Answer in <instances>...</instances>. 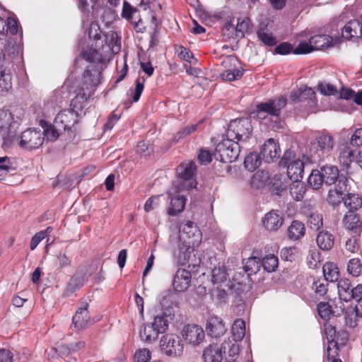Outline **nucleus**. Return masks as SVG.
I'll list each match as a JSON object with an SVG mask.
<instances>
[{
  "instance_id": "nucleus-1",
  "label": "nucleus",
  "mask_w": 362,
  "mask_h": 362,
  "mask_svg": "<svg viewBox=\"0 0 362 362\" xmlns=\"http://www.w3.org/2000/svg\"><path fill=\"white\" fill-rule=\"evenodd\" d=\"M252 132V122L249 118L232 120L228 127L227 137L238 143H245L250 138Z\"/></svg>"
},
{
  "instance_id": "nucleus-2",
  "label": "nucleus",
  "mask_w": 362,
  "mask_h": 362,
  "mask_svg": "<svg viewBox=\"0 0 362 362\" xmlns=\"http://www.w3.org/2000/svg\"><path fill=\"white\" fill-rule=\"evenodd\" d=\"M240 148L238 141L227 137L216 145L214 157L223 163H233L238 159Z\"/></svg>"
},
{
  "instance_id": "nucleus-3",
  "label": "nucleus",
  "mask_w": 362,
  "mask_h": 362,
  "mask_svg": "<svg viewBox=\"0 0 362 362\" xmlns=\"http://www.w3.org/2000/svg\"><path fill=\"white\" fill-rule=\"evenodd\" d=\"M197 166L194 161H185L180 163L176 169L177 177L182 180V189L189 190L196 187L197 182L194 175Z\"/></svg>"
},
{
  "instance_id": "nucleus-4",
  "label": "nucleus",
  "mask_w": 362,
  "mask_h": 362,
  "mask_svg": "<svg viewBox=\"0 0 362 362\" xmlns=\"http://www.w3.org/2000/svg\"><path fill=\"white\" fill-rule=\"evenodd\" d=\"M161 351L171 357L180 356L184 351L181 339L176 334H168L162 337L160 341Z\"/></svg>"
},
{
  "instance_id": "nucleus-5",
  "label": "nucleus",
  "mask_w": 362,
  "mask_h": 362,
  "mask_svg": "<svg viewBox=\"0 0 362 362\" xmlns=\"http://www.w3.org/2000/svg\"><path fill=\"white\" fill-rule=\"evenodd\" d=\"M287 99L285 96H280L277 98L270 99L267 102L261 103L257 105V112L258 116L266 113L271 116L279 117L281 110L286 106Z\"/></svg>"
},
{
  "instance_id": "nucleus-6",
  "label": "nucleus",
  "mask_w": 362,
  "mask_h": 362,
  "mask_svg": "<svg viewBox=\"0 0 362 362\" xmlns=\"http://www.w3.org/2000/svg\"><path fill=\"white\" fill-rule=\"evenodd\" d=\"M200 231L192 221H187L181 226L180 229V238L182 239L186 244V250L190 249L191 246L194 247L200 243Z\"/></svg>"
},
{
  "instance_id": "nucleus-7",
  "label": "nucleus",
  "mask_w": 362,
  "mask_h": 362,
  "mask_svg": "<svg viewBox=\"0 0 362 362\" xmlns=\"http://www.w3.org/2000/svg\"><path fill=\"white\" fill-rule=\"evenodd\" d=\"M43 141V133L40 129H29L22 133L19 145L27 149L37 148L42 145Z\"/></svg>"
},
{
  "instance_id": "nucleus-8",
  "label": "nucleus",
  "mask_w": 362,
  "mask_h": 362,
  "mask_svg": "<svg viewBox=\"0 0 362 362\" xmlns=\"http://www.w3.org/2000/svg\"><path fill=\"white\" fill-rule=\"evenodd\" d=\"M56 126L60 129L71 130L78 122V114L72 108H69L59 112L55 117Z\"/></svg>"
},
{
  "instance_id": "nucleus-9",
  "label": "nucleus",
  "mask_w": 362,
  "mask_h": 362,
  "mask_svg": "<svg viewBox=\"0 0 362 362\" xmlns=\"http://www.w3.org/2000/svg\"><path fill=\"white\" fill-rule=\"evenodd\" d=\"M311 150L318 153V156L329 153L334 147V139L329 134H321L317 136L313 141L310 142Z\"/></svg>"
},
{
  "instance_id": "nucleus-10",
  "label": "nucleus",
  "mask_w": 362,
  "mask_h": 362,
  "mask_svg": "<svg viewBox=\"0 0 362 362\" xmlns=\"http://www.w3.org/2000/svg\"><path fill=\"white\" fill-rule=\"evenodd\" d=\"M185 341L192 345L199 344L204 339L203 329L196 325H187L185 326L181 332Z\"/></svg>"
},
{
  "instance_id": "nucleus-11",
  "label": "nucleus",
  "mask_w": 362,
  "mask_h": 362,
  "mask_svg": "<svg viewBox=\"0 0 362 362\" xmlns=\"http://www.w3.org/2000/svg\"><path fill=\"white\" fill-rule=\"evenodd\" d=\"M206 331L209 336L217 339L225 334L226 327L221 317L211 316L206 321Z\"/></svg>"
},
{
  "instance_id": "nucleus-12",
  "label": "nucleus",
  "mask_w": 362,
  "mask_h": 362,
  "mask_svg": "<svg viewBox=\"0 0 362 362\" xmlns=\"http://www.w3.org/2000/svg\"><path fill=\"white\" fill-rule=\"evenodd\" d=\"M238 62V59L233 56L228 57L223 59L222 62V66L225 68H228V69L221 74V76L223 80L232 81L237 80L242 76L243 71L238 69L232 68V66L233 65L235 66V64Z\"/></svg>"
},
{
  "instance_id": "nucleus-13",
  "label": "nucleus",
  "mask_w": 362,
  "mask_h": 362,
  "mask_svg": "<svg viewBox=\"0 0 362 362\" xmlns=\"http://www.w3.org/2000/svg\"><path fill=\"white\" fill-rule=\"evenodd\" d=\"M291 99L294 103L308 102L314 103L316 100L315 92L310 87L302 86L291 92Z\"/></svg>"
},
{
  "instance_id": "nucleus-14",
  "label": "nucleus",
  "mask_w": 362,
  "mask_h": 362,
  "mask_svg": "<svg viewBox=\"0 0 362 362\" xmlns=\"http://www.w3.org/2000/svg\"><path fill=\"white\" fill-rule=\"evenodd\" d=\"M281 150L279 145L274 139H269L261 149V154L267 163H271L274 159L279 158Z\"/></svg>"
},
{
  "instance_id": "nucleus-15",
  "label": "nucleus",
  "mask_w": 362,
  "mask_h": 362,
  "mask_svg": "<svg viewBox=\"0 0 362 362\" xmlns=\"http://www.w3.org/2000/svg\"><path fill=\"white\" fill-rule=\"evenodd\" d=\"M346 182L347 179L346 177H341L339 183L337 184L336 188L329 191L327 200L329 204L336 206L341 203V200H344V197H342V194L344 191H346Z\"/></svg>"
},
{
  "instance_id": "nucleus-16",
  "label": "nucleus",
  "mask_w": 362,
  "mask_h": 362,
  "mask_svg": "<svg viewBox=\"0 0 362 362\" xmlns=\"http://www.w3.org/2000/svg\"><path fill=\"white\" fill-rule=\"evenodd\" d=\"M88 304L83 303V306L79 308L72 317V323L75 329L81 330L86 328L90 321L88 312Z\"/></svg>"
},
{
  "instance_id": "nucleus-17",
  "label": "nucleus",
  "mask_w": 362,
  "mask_h": 362,
  "mask_svg": "<svg viewBox=\"0 0 362 362\" xmlns=\"http://www.w3.org/2000/svg\"><path fill=\"white\" fill-rule=\"evenodd\" d=\"M325 333L328 341V345L327 347V358L330 359L334 356H338V343L335 340L336 339V329L331 325L325 326Z\"/></svg>"
},
{
  "instance_id": "nucleus-18",
  "label": "nucleus",
  "mask_w": 362,
  "mask_h": 362,
  "mask_svg": "<svg viewBox=\"0 0 362 362\" xmlns=\"http://www.w3.org/2000/svg\"><path fill=\"white\" fill-rule=\"evenodd\" d=\"M191 279V273L189 271L179 269L174 276L173 282L175 290L178 292L185 291L189 286Z\"/></svg>"
},
{
  "instance_id": "nucleus-19",
  "label": "nucleus",
  "mask_w": 362,
  "mask_h": 362,
  "mask_svg": "<svg viewBox=\"0 0 362 362\" xmlns=\"http://www.w3.org/2000/svg\"><path fill=\"white\" fill-rule=\"evenodd\" d=\"M283 222V217L274 210L266 214L262 220L263 226L267 230H277L282 226Z\"/></svg>"
},
{
  "instance_id": "nucleus-20",
  "label": "nucleus",
  "mask_w": 362,
  "mask_h": 362,
  "mask_svg": "<svg viewBox=\"0 0 362 362\" xmlns=\"http://www.w3.org/2000/svg\"><path fill=\"white\" fill-rule=\"evenodd\" d=\"M320 172L325 184L327 185L335 184L337 182L339 183L341 177H345L339 175V170L334 165H323L320 168Z\"/></svg>"
},
{
  "instance_id": "nucleus-21",
  "label": "nucleus",
  "mask_w": 362,
  "mask_h": 362,
  "mask_svg": "<svg viewBox=\"0 0 362 362\" xmlns=\"http://www.w3.org/2000/svg\"><path fill=\"white\" fill-rule=\"evenodd\" d=\"M285 167L287 168V175L290 180H300L303 178L304 163L300 158L288 163Z\"/></svg>"
},
{
  "instance_id": "nucleus-22",
  "label": "nucleus",
  "mask_w": 362,
  "mask_h": 362,
  "mask_svg": "<svg viewBox=\"0 0 362 362\" xmlns=\"http://www.w3.org/2000/svg\"><path fill=\"white\" fill-rule=\"evenodd\" d=\"M186 198L183 195H176L170 198L167 213L169 216H175L181 213L186 204Z\"/></svg>"
},
{
  "instance_id": "nucleus-23",
  "label": "nucleus",
  "mask_w": 362,
  "mask_h": 362,
  "mask_svg": "<svg viewBox=\"0 0 362 362\" xmlns=\"http://www.w3.org/2000/svg\"><path fill=\"white\" fill-rule=\"evenodd\" d=\"M223 351L217 345H209L203 351L204 362H221Z\"/></svg>"
},
{
  "instance_id": "nucleus-24",
  "label": "nucleus",
  "mask_w": 362,
  "mask_h": 362,
  "mask_svg": "<svg viewBox=\"0 0 362 362\" xmlns=\"http://www.w3.org/2000/svg\"><path fill=\"white\" fill-rule=\"evenodd\" d=\"M344 224L346 229L354 234L358 235L361 233L362 223L357 214L353 213L346 214L344 218Z\"/></svg>"
},
{
  "instance_id": "nucleus-25",
  "label": "nucleus",
  "mask_w": 362,
  "mask_h": 362,
  "mask_svg": "<svg viewBox=\"0 0 362 362\" xmlns=\"http://www.w3.org/2000/svg\"><path fill=\"white\" fill-rule=\"evenodd\" d=\"M317 245L322 250H329L332 248L334 243L333 235L325 230L320 232L317 236Z\"/></svg>"
},
{
  "instance_id": "nucleus-26",
  "label": "nucleus",
  "mask_w": 362,
  "mask_h": 362,
  "mask_svg": "<svg viewBox=\"0 0 362 362\" xmlns=\"http://www.w3.org/2000/svg\"><path fill=\"white\" fill-rule=\"evenodd\" d=\"M84 284V276L81 274H76L71 278L69 283L67 284L64 291V294L66 296H69L74 291L81 288Z\"/></svg>"
},
{
  "instance_id": "nucleus-27",
  "label": "nucleus",
  "mask_w": 362,
  "mask_h": 362,
  "mask_svg": "<svg viewBox=\"0 0 362 362\" xmlns=\"http://www.w3.org/2000/svg\"><path fill=\"white\" fill-rule=\"evenodd\" d=\"M324 279L329 282H335L339 278V272L337 266L333 262H326L322 267Z\"/></svg>"
},
{
  "instance_id": "nucleus-28",
  "label": "nucleus",
  "mask_w": 362,
  "mask_h": 362,
  "mask_svg": "<svg viewBox=\"0 0 362 362\" xmlns=\"http://www.w3.org/2000/svg\"><path fill=\"white\" fill-rule=\"evenodd\" d=\"M356 159L354 151L347 145H342L339 148V160L340 163L346 167H349L350 164Z\"/></svg>"
},
{
  "instance_id": "nucleus-29",
  "label": "nucleus",
  "mask_w": 362,
  "mask_h": 362,
  "mask_svg": "<svg viewBox=\"0 0 362 362\" xmlns=\"http://www.w3.org/2000/svg\"><path fill=\"white\" fill-rule=\"evenodd\" d=\"M332 37L328 35H317L310 38L313 50L322 49L331 45Z\"/></svg>"
},
{
  "instance_id": "nucleus-30",
  "label": "nucleus",
  "mask_w": 362,
  "mask_h": 362,
  "mask_svg": "<svg viewBox=\"0 0 362 362\" xmlns=\"http://www.w3.org/2000/svg\"><path fill=\"white\" fill-rule=\"evenodd\" d=\"M13 115L8 111L4 109H0V134L3 136L8 134L9 128L11 127Z\"/></svg>"
},
{
  "instance_id": "nucleus-31",
  "label": "nucleus",
  "mask_w": 362,
  "mask_h": 362,
  "mask_svg": "<svg viewBox=\"0 0 362 362\" xmlns=\"http://www.w3.org/2000/svg\"><path fill=\"white\" fill-rule=\"evenodd\" d=\"M304 225L298 221H293L288 228V235L291 240H298L305 235Z\"/></svg>"
},
{
  "instance_id": "nucleus-32",
  "label": "nucleus",
  "mask_w": 362,
  "mask_h": 362,
  "mask_svg": "<svg viewBox=\"0 0 362 362\" xmlns=\"http://www.w3.org/2000/svg\"><path fill=\"white\" fill-rule=\"evenodd\" d=\"M243 269L247 275L257 274L261 267V259L257 257H250L243 261Z\"/></svg>"
},
{
  "instance_id": "nucleus-33",
  "label": "nucleus",
  "mask_w": 362,
  "mask_h": 362,
  "mask_svg": "<svg viewBox=\"0 0 362 362\" xmlns=\"http://www.w3.org/2000/svg\"><path fill=\"white\" fill-rule=\"evenodd\" d=\"M338 293L341 300L348 302L350 300V295L353 288L348 279H341L337 284Z\"/></svg>"
},
{
  "instance_id": "nucleus-34",
  "label": "nucleus",
  "mask_w": 362,
  "mask_h": 362,
  "mask_svg": "<svg viewBox=\"0 0 362 362\" xmlns=\"http://www.w3.org/2000/svg\"><path fill=\"white\" fill-rule=\"evenodd\" d=\"M306 187L300 180H293L290 185V194L296 201L301 200L305 193Z\"/></svg>"
},
{
  "instance_id": "nucleus-35",
  "label": "nucleus",
  "mask_w": 362,
  "mask_h": 362,
  "mask_svg": "<svg viewBox=\"0 0 362 362\" xmlns=\"http://www.w3.org/2000/svg\"><path fill=\"white\" fill-rule=\"evenodd\" d=\"M344 204L350 211H356L362 206V197L358 194L349 193L344 198Z\"/></svg>"
},
{
  "instance_id": "nucleus-36",
  "label": "nucleus",
  "mask_w": 362,
  "mask_h": 362,
  "mask_svg": "<svg viewBox=\"0 0 362 362\" xmlns=\"http://www.w3.org/2000/svg\"><path fill=\"white\" fill-rule=\"evenodd\" d=\"M237 341L234 338L232 339L228 338L227 340H225L221 344V349L222 351L231 357L238 355L240 349Z\"/></svg>"
},
{
  "instance_id": "nucleus-37",
  "label": "nucleus",
  "mask_w": 362,
  "mask_h": 362,
  "mask_svg": "<svg viewBox=\"0 0 362 362\" xmlns=\"http://www.w3.org/2000/svg\"><path fill=\"white\" fill-rule=\"evenodd\" d=\"M100 73L96 70H95L93 73L88 69L86 70L83 75L84 86H86L84 89H89L90 88L98 86L100 83Z\"/></svg>"
},
{
  "instance_id": "nucleus-38",
  "label": "nucleus",
  "mask_w": 362,
  "mask_h": 362,
  "mask_svg": "<svg viewBox=\"0 0 362 362\" xmlns=\"http://www.w3.org/2000/svg\"><path fill=\"white\" fill-rule=\"evenodd\" d=\"M262 163L260 155L256 152L248 154L244 160L245 168L251 172L255 170Z\"/></svg>"
},
{
  "instance_id": "nucleus-39",
  "label": "nucleus",
  "mask_w": 362,
  "mask_h": 362,
  "mask_svg": "<svg viewBox=\"0 0 362 362\" xmlns=\"http://www.w3.org/2000/svg\"><path fill=\"white\" fill-rule=\"evenodd\" d=\"M159 334L151 324L146 325L140 332V337L142 341L151 343L157 339Z\"/></svg>"
},
{
  "instance_id": "nucleus-40",
  "label": "nucleus",
  "mask_w": 362,
  "mask_h": 362,
  "mask_svg": "<svg viewBox=\"0 0 362 362\" xmlns=\"http://www.w3.org/2000/svg\"><path fill=\"white\" fill-rule=\"evenodd\" d=\"M232 333L235 341H241L245 335V322L243 319H236L232 326Z\"/></svg>"
},
{
  "instance_id": "nucleus-41",
  "label": "nucleus",
  "mask_w": 362,
  "mask_h": 362,
  "mask_svg": "<svg viewBox=\"0 0 362 362\" xmlns=\"http://www.w3.org/2000/svg\"><path fill=\"white\" fill-rule=\"evenodd\" d=\"M269 179V174L267 171L259 170L253 175L251 185L255 188H260L265 185Z\"/></svg>"
},
{
  "instance_id": "nucleus-42",
  "label": "nucleus",
  "mask_w": 362,
  "mask_h": 362,
  "mask_svg": "<svg viewBox=\"0 0 362 362\" xmlns=\"http://www.w3.org/2000/svg\"><path fill=\"white\" fill-rule=\"evenodd\" d=\"M347 272L354 277L362 274V262L359 258H353L347 264Z\"/></svg>"
},
{
  "instance_id": "nucleus-43",
  "label": "nucleus",
  "mask_w": 362,
  "mask_h": 362,
  "mask_svg": "<svg viewBox=\"0 0 362 362\" xmlns=\"http://www.w3.org/2000/svg\"><path fill=\"white\" fill-rule=\"evenodd\" d=\"M308 182L313 189H320L325 182L320 170H313L308 177Z\"/></svg>"
},
{
  "instance_id": "nucleus-44",
  "label": "nucleus",
  "mask_w": 362,
  "mask_h": 362,
  "mask_svg": "<svg viewBox=\"0 0 362 362\" xmlns=\"http://www.w3.org/2000/svg\"><path fill=\"white\" fill-rule=\"evenodd\" d=\"M261 264L266 272H273L278 267L279 259L274 255H269L262 259Z\"/></svg>"
},
{
  "instance_id": "nucleus-45",
  "label": "nucleus",
  "mask_w": 362,
  "mask_h": 362,
  "mask_svg": "<svg viewBox=\"0 0 362 362\" xmlns=\"http://www.w3.org/2000/svg\"><path fill=\"white\" fill-rule=\"evenodd\" d=\"M63 132H65V131L57 127L56 126V122L54 121V124L46 130H45L42 133L44 138L45 137L48 141H54Z\"/></svg>"
},
{
  "instance_id": "nucleus-46",
  "label": "nucleus",
  "mask_w": 362,
  "mask_h": 362,
  "mask_svg": "<svg viewBox=\"0 0 362 362\" xmlns=\"http://www.w3.org/2000/svg\"><path fill=\"white\" fill-rule=\"evenodd\" d=\"M83 58L91 63L102 62L103 59L102 54L96 49L88 48L83 52Z\"/></svg>"
},
{
  "instance_id": "nucleus-47",
  "label": "nucleus",
  "mask_w": 362,
  "mask_h": 362,
  "mask_svg": "<svg viewBox=\"0 0 362 362\" xmlns=\"http://www.w3.org/2000/svg\"><path fill=\"white\" fill-rule=\"evenodd\" d=\"M313 290L320 296H324L328 291V281L324 279H319L313 281Z\"/></svg>"
},
{
  "instance_id": "nucleus-48",
  "label": "nucleus",
  "mask_w": 362,
  "mask_h": 362,
  "mask_svg": "<svg viewBox=\"0 0 362 362\" xmlns=\"http://www.w3.org/2000/svg\"><path fill=\"white\" fill-rule=\"evenodd\" d=\"M258 38L266 45L274 46L276 45V41L275 37L271 33H269L264 28H260L257 30Z\"/></svg>"
},
{
  "instance_id": "nucleus-49",
  "label": "nucleus",
  "mask_w": 362,
  "mask_h": 362,
  "mask_svg": "<svg viewBox=\"0 0 362 362\" xmlns=\"http://www.w3.org/2000/svg\"><path fill=\"white\" fill-rule=\"evenodd\" d=\"M151 325L158 331V334L165 332L168 327V320L165 315H157L154 317Z\"/></svg>"
},
{
  "instance_id": "nucleus-50",
  "label": "nucleus",
  "mask_w": 362,
  "mask_h": 362,
  "mask_svg": "<svg viewBox=\"0 0 362 362\" xmlns=\"http://www.w3.org/2000/svg\"><path fill=\"white\" fill-rule=\"evenodd\" d=\"M308 223L312 230H320L323 226L322 216L317 213L311 214L308 217Z\"/></svg>"
},
{
  "instance_id": "nucleus-51",
  "label": "nucleus",
  "mask_w": 362,
  "mask_h": 362,
  "mask_svg": "<svg viewBox=\"0 0 362 362\" xmlns=\"http://www.w3.org/2000/svg\"><path fill=\"white\" fill-rule=\"evenodd\" d=\"M52 231V228L47 227L45 230H41L37 233L32 238L30 241V247L32 250H34L38 244L44 240L47 235Z\"/></svg>"
},
{
  "instance_id": "nucleus-52",
  "label": "nucleus",
  "mask_w": 362,
  "mask_h": 362,
  "mask_svg": "<svg viewBox=\"0 0 362 362\" xmlns=\"http://www.w3.org/2000/svg\"><path fill=\"white\" fill-rule=\"evenodd\" d=\"M105 42L108 47L114 51L115 47H117V51L120 48L119 38L115 31H110L105 35Z\"/></svg>"
},
{
  "instance_id": "nucleus-53",
  "label": "nucleus",
  "mask_w": 362,
  "mask_h": 362,
  "mask_svg": "<svg viewBox=\"0 0 362 362\" xmlns=\"http://www.w3.org/2000/svg\"><path fill=\"white\" fill-rule=\"evenodd\" d=\"M318 91L324 95H335L338 93L337 88L332 84L321 82L317 85Z\"/></svg>"
},
{
  "instance_id": "nucleus-54",
  "label": "nucleus",
  "mask_w": 362,
  "mask_h": 362,
  "mask_svg": "<svg viewBox=\"0 0 362 362\" xmlns=\"http://www.w3.org/2000/svg\"><path fill=\"white\" fill-rule=\"evenodd\" d=\"M202 122H203V120L201 119L199 121V122L197 124H190V125L184 127L177 133L176 137H177V139H183V138L187 136L188 135L194 132L199 128L200 124H202Z\"/></svg>"
},
{
  "instance_id": "nucleus-55",
  "label": "nucleus",
  "mask_w": 362,
  "mask_h": 362,
  "mask_svg": "<svg viewBox=\"0 0 362 362\" xmlns=\"http://www.w3.org/2000/svg\"><path fill=\"white\" fill-rule=\"evenodd\" d=\"M163 198V195L152 196L148 198L144 206L146 212H150L157 209L160 204V199Z\"/></svg>"
},
{
  "instance_id": "nucleus-56",
  "label": "nucleus",
  "mask_w": 362,
  "mask_h": 362,
  "mask_svg": "<svg viewBox=\"0 0 362 362\" xmlns=\"http://www.w3.org/2000/svg\"><path fill=\"white\" fill-rule=\"evenodd\" d=\"M71 261L64 253H59L54 259V267L59 269L71 265Z\"/></svg>"
},
{
  "instance_id": "nucleus-57",
  "label": "nucleus",
  "mask_w": 362,
  "mask_h": 362,
  "mask_svg": "<svg viewBox=\"0 0 362 362\" xmlns=\"http://www.w3.org/2000/svg\"><path fill=\"white\" fill-rule=\"evenodd\" d=\"M11 88V76L4 69H0V88L8 90Z\"/></svg>"
},
{
  "instance_id": "nucleus-58",
  "label": "nucleus",
  "mask_w": 362,
  "mask_h": 362,
  "mask_svg": "<svg viewBox=\"0 0 362 362\" xmlns=\"http://www.w3.org/2000/svg\"><path fill=\"white\" fill-rule=\"evenodd\" d=\"M226 272L223 267L214 268L212 270V281L214 284L221 283L226 280Z\"/></svg>"
},
{
  "instance_id": "nucleus-59",
  "label": "nucleus",
  "mask_w": 362,
  "mask_h": 362,
  "mask_svg": "<svg viewBox=\"0 0 362 362\" xmlns=\"http://www.w3.org/2000/svg\"><path fill=\"white\" fill-rule=\"evenodd\" d=\"M136 151L141 156L146 157L153 152V148L148 143L141 141L138 143Z\"/></svg>"
},
{
  "instance_id": "nucleus-60",
  "label": "nucleus",
  "mask_w": 362,
  "mask_h": 362,
  "mask_svg": "<svg viewBox=\"0 0 362 362\" xmlns=\"http://www.w3.org/2000/svg\"><path fill=\"white\" fill-rule=\"evenodd\" d=\"M320 263V253L317 250H310L307 256V264L310 269H315Z\"/></svg>"
},
{
  "instance_id": "nucleus-61",
  "label": "nucleus",
  "mask_w": 362,
  "mask_h": 362,
  "mask_svg": "<svg viewBox=\"0 0 362 362\" xmlns=\"http://www.w3.org/2000/svg\"><path fill=\"white\" fill-rule=\"evenodd\" d=\"M312 51H313V48L310 41L308 42L303 41L300 42L295 49H293V53L295 54H305L310 53Z\"/></svg>"
},
{
  "instance_id": "nucleus-62",
  "label": "nucleus",
  "mask_w": 362,
  "mask_h": 362,
  "mask_svg": "<svg viewBox=\"0 0 362 362\" xmlns=\"http://www.w3.org/2000/svg\"><path fill=\"white\" fill-rule=\"evenodd\" d=\"M136 11V9L132 6L127 1H125L124 2L122 12V16L124 18L131 21L134 18Z\"/></svg>"
},
{
  "instance_id": "nucleus-63",
  "label": "nucleus",
  "mask_w": 362,
  "mask_h": 362,
  "mask_svg": "<svg viewBox=\"0 0 362 362\" xmlns=\"http://www.w3.org/2000/svg\"><path fill=\"white\" fill-rule=\"evenodd\" d=\"M135 362H148L151 359V352L147 349L137 350L134 354Z\"/></svg>"
},
{
  "instance_id": "nucleus-64",
  "label": "nucleus",
  "mask_w": 362,
  "mask_h": 362,
  "mask_svg": "<svg viewBox=\"0 0 362 362\" xmlns=\"http://www.w3.org/2000/svg\"><path fill=\"white\" fill-rule=\"evenodd\" d=\"M317 310L320 316L325 320H327L332 314L331 306L328 303H320L317 305Z\"/></svg>"
}]
</instances>
